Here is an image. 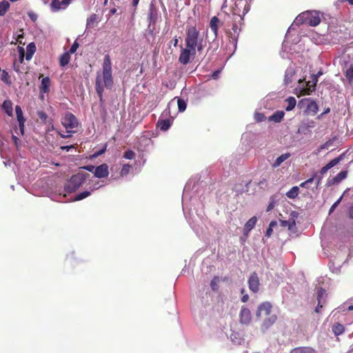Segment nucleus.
I'll return each instance as SVG.
<instances>
[{
  "instance_id": "nucleus-1",
  "label": "nucleus",
  "mask_w": 353,
  "mask_h": 353,
  "mask_svg": "<svg viewBox=\"0 0 353 353\" xmlns=\"http://www.w3.org/2000/svg\"><path fill=\"white\" fill-rule=\"evenodd\" d=\"M190 185L187 183L182 196L183 210L189 224L195 232L199 235L203 228L204 212L201 204L199 203L198 208L196 207L195 202L196 199L190 195Z\"/></svg>"
},
{
  "instance_id": "nucleus-2",
  "label": "nucleus",
  "mask_w": 353,
  "mask_h": 353,
  "mask_svg": "<svg viewBox=\"0 0 353 353\" xmlns=\"http://www.w3.org/2000/svg\"><path fill=\"white\" fill-rule=\"evenodd\" d=\"M114 85L112 63L109 55H105L102 65V71L97 73L95 88L101 103L103 102L104 89H112Z\"/></svg>"
},
{
  "instance_id": "nucleus-3",
  "label": "nucleus",
  "mask_w": 353,
  "mask_h": 353,
  "mask_svg": "<svg viewBox=\"0 0 353 353\" xmlns=\"http://www.w3.org/2000/svg\"><path fill=\"white\" fill-rule=\"evenodd\" d=\"M321 22L319 13L316 11H306L300 14L294 19L292 25L288 28V32L285 34V40L283 43V48H285L287 43V38L290 32L294 29V26H298L303 23L308 24L311 26H316Z\"/></svg>"
},
{
  "instance_id": "nucleus-4",
  "label": "nucleus",
  "mask_w": 353,
  "mask_h": 353,
  "mask_svg": "<svg viewBox=\"0 0 353 353\" xmlns=\"http://www.w3.org/2000/svg\"><path fill=\"white\" fill-rule=\"evenodd\" d=\"M185 42L186 47L197 50L199 52H201L205 47L203 37L195 26L187 28Z\"/></svg>"
},
{
  "instance_id": "nucleus-5",
  "label": "nucleus",
  "mask_w": 353,
  "mask_h": 353,
  "mask_svg": "<svg viewBox=\"0 0 353 353\" xmlns=\"http://www.w3.org/2000/svg\"><path fill=\"white\" fill-rule=\"evenodd\" d=\"M90 174L85 172H79L72 175L64 185V191L67 193L75 192L83 185Z\"/></svg>"
},
{
  "instance_id": "nucleus-6",
  "label": "nucleus",
  "mask_w": 353,
  "mask_h": 353,
  "mask_svg": "<svg viewBox=\"0 0 353 353\" xmlns=\"http://www.w3.org/2000/svg\"><path fill=\"white\" fill-rule=\"evenodd\" d=\"M298 107L301 109L305 108L304 114L314 116L319 112V105L316 101L312 98H304L298 103Z\"/></svg>"
},
{
  "instance_id": "nucleus-7",
  "label": "nucleus",
  "mask_w": 353,
  "mask_h": 353,
  "mask_svg": "<svg viewBox=\"0 0 353 353\" xmlns=\"http://www.w3.org/2000/svg\"><path fill=\"white\" fill-rule=\"evenodd\" d=\"M318 81L315 77H310V79L305 83L303 82V80L299 79L298 82L301 89V94L303 95L311 94L315 91Z\"/></svg>"
},
{
  "instance_id": "nucleus-8",
  "label": "nucleus",
  "mask_w": 353,
  "mask_h": 353,
  "mask_svg": "<svg viewBox=\"0 0 353 353\" xmlns=\"http://www.w3.org/2000/svg\"><path fill=\"white\" fill-rule=\"evenodd\" d=\"M175 99H177L176 103L178 105L179 112H183L187 108L186 101L181 98L175 97L168 103L167 108L163 112L161 117H167L168 116H170V108L172 106H175Z\"/></svg>"
},
{
  "instance_id": "nucleus-9",
  "label": "nucleus",
  "mask_w": 353,
  "mask_h": 353,
  "mask_svg": "<svg viewBox=\"0 0 353 353\" xmlns=\"http://www.w3.org/2000/svg\"><path fill=\"white\" fill-rule=\"evenodd\" d=\"M250 10V6L245 0H237L233 8L234 14H237L243 19Z\"/></svg>"
},
{
  "instance_id": "nucleus-10",
  "label": "nucleus",
  "mask_w": 353,
  "mask_h": 353,
  "mask_svg": "<svg viewBox=\"0 0 353 353\" xmlns=\"http://www.w3.org/2000/svg\"><path fill=\"white\" fill-rule=\"evenodd\" d=\"M196 52V51L190 48H183L181 46V53L179 54V61L183 65H187L190 61L191 58L193 59L195 57Z\"/></svg>"
},
{
  "instance_id": "nucleus-11",
  "label": "nucleus",
  "mask_w": 353,
  "mask_h": 353,
  "mask_svg": "<svg viewBox=\"0 0 353 353\" xmlns=\"http://www.w3.org/2000/svg\"><path fill=\"white\" fill-rule=\"evenodd\" d=\"M316 126V122L310 119H303L299 125L298 133L307 134Z\"/></svg>"
},
{
  "instance_id": "nucleus-12",
  "label": "nucleus",
  "mask_w": 353,
  "mask_h": 353,
  "mask_svg": "<svg viewBox=\"0 0 353 353\" xmlns=\"http://www.w3.org/2000/svg\"><path fill=\"white\" fill-rule=\"evenodd\" d=\"M62 124L65 128H74L78 125V121L73 114L67 112L62 119Z\"/></svg>"
},
{
  "instance_id": "nucleus-13",
  "label": "nucleus",
  "mask_w": 353,
  "mask_h": 353,
  "mask_svg": "<svg viewBox=\"0 0 353 353\" xmlns=\"http://www.w3.org/2000/svg\"><path fill=\"white\" fill-rule=\"evenodd\" d=\"M248 286L250 291L256 293L259 290L260 281L258 274L256 272L251 274L248 279Z\"/></svg>"
},
{
  "instance_id": "nucleus-14",
  "label": "nucleus",
  "mask_w": 353,
  "mask_h": 353,
  "mask_svg": "<svg viewBox=\"0 0 353 353\" xmlns=\"http://www.w3.org/2000/svg\"><path fill=\"white\" fill-rule=\"evenodd\" d=\"M272 305L270 302H263L260 304L256 312L257 317H260L262 315L269 316L271 315Z\"/></svg>"
},
{
  "instance_id": "nucleus-15",
  "label": "nucleus",
  "mask_w": 353,
  "mask_h": 353,
  "mask_svg": "<svg viewBox=\"0 0 353 353\" xmlns=\"http://www.w3.org/2000/svg\"><path fill=\"white\" fill-rule=\"evenodd\" d=\"M240 323L245 325H248L252 320V315L250 310L243 306L239 313Z\"/></svg>"
},
{
  "instance_id": "nucleus-16",
  "label": "nucleus",
  "mask_w": 353,
  "mask_h": 353,
  "mask_svg": "<svg viewBox=\"0 0 353 353\" xmlns=\"http://www.w3.org/2000/svg\"><path fill=\"white\" fill-rule=\"evenodd\" d=\"M109 175L108 165L106 163H103L96 167L94 169V176L97 178L101 179L105 178Z\"/></svg>"
},
{
  "instance_id": "nucleus-17",
  "label": "nucleus",
  "mask_w": 353,
  "mask_h": 353,
  "mask_svg": "<svg viewBox=\"0 0 353 353\" xmlns=\"http://www.w3.org/2000/svg\"><path fill=\"white\" fill-rule=\"evenodd\" d=\"M347 176V172L346 170H342L336 176L333 178L328 179L327 181V186L330 187L341 183Z\"/></svg>"
},
{
  "instance_id": "nucleus-18",
  "label": "nucleus",
  "mask_w": 353,
  "mask_h": 353,
  "mask_svg": "<svg viewBox=\"0 0 353 353\" xmlns=\"http://www.w3.org/2000/svg\"><path fill=\"white\" fill-rule=\"evenodd\" d=\"M71 0H52L51 3V9L54 12L65 9L70 3Z\"/></svg>"
},
{
  "instance_id": "nucleus-19",
  "label": "nucleus",
  "mask_w": 353,
  "mask_h": 353,
  "mask_svg": "<svg viewBox=\"0 0 353 353\" xmlns=\"http://www.w3.org/2000/svg\"><path fill=\"white\" fill-rule=\"evenodd\" d=\"M327 297L326 291L320 288L317 291V300L318 305L315 308V312L319 313L320 312V308L323 307V305L325 303V299Z\"/></svg>"
},
{
  "instance_id": "nucleus-20",
  "label": "nucleus",
  "mask_w": 353,
  "mask_h": 353,
  "mask_svg": "<svg viewBox=\"0 0 353 353\" xmlns=\"http://www.w3.org/2000/svg\"><path fill=\"white\" fill-rule=\"evenodd\" d=\"M294 74H295L294 67L292 65L289 66L285 72L284 83L286 85H290L292 83L293 77H294Z\"/></svg>"
},
{
  "instance_id": "nucleus-21",
  "label": "nucleus",
  "mask_w": 353,
  "mask_h": 353,
  "mask_svg": "<svg viewBox=\"0 0 353 353\" xmlns=\"http://www.w3.org/2000/svg\"><path fill=\"white\" fill-rule=\"evenodd\" d=\"M169 117L170 119H159L157 126L161 130L166 131L170 128L174 117L171 115Z\"/></svg>"
},
{
  "instance_id": "nucleus-22",
  "label": "nucleus",
  "mask_w": 353,
  "mask_h": 353,
  "mask_svg": "<svg viewBox=\"0 0 353 353\" xmlns=\"http://www.w3.org/2000/svg\"><path fill=\"white\" fill-rule=\"evenodd\" d=\"M277 316L275 314L269 315L268 318H266L262 325H261V330L264 332L268 330L276 321Z\"/></svg>"
},
{
  "instance_id": "nucleus-23",
  "label": "nucleus",
  "mask_w": 353,
  "mask_h": 353,
  "mask_svg": "<svg viewBox=\"0 0 353 353\" xmlns=\"http://www.w3.org/2000/svg\"><path fill=\"white\" fill-rule=\"evenodd\" d=\"M257 221L256 216H252L250 219L244 225L243 233L245 235H248V233L254 228Z\"/></svg>"
},
{
  "instance_id": "nucleus-24",
  "label": "nucleus",
  "mask_w": 353,
  "mask_h": 353,
  "mask_svg": "<svg viewBox=\"0 0 353 353\" xmlns=\"http://www.w3.org/2000/svg\"><path fill=\"white\" fill-rule=\"evenodd\" d=\"M148 17L149 20V26L152 23H154L156 21L157 17V11L152 3L150 5Z\"/></svg>"
},
{
  "instance_id": "nucleus-25",
  "label": "nucleus",
  "mask_w": 353,
  "mask_h": 353,
  "mask_svg": "<svg viewBox=\"0 0 353 353\" xmlns=\"http://www.w3.org/2000/svg\"><path fill=\"white\" fill-rule=\"evenodd\" d=\"M219 23H220V21H219V18L216 16L213 17L211 19L210 22V29L213 32L215 37H217Z\"/></svg>"
},
{
  "instance_id": "nucleus-26",
  "label": "nucleus",
  "mask_w": 353,
  "mask_h": 353,
  "mask_svg": "<svg viewBox=\"0 0 353 353\" xmlns=\"http://www.w3.org/2000/svg\"><path fill=\"white\" fill-rule=\"evenodd\" d=\"M285 112L281 110L276 111L273 113L268 119L270 121H274L275 123H280L283 119Z\"/></svg>"
},
{
  "instance_id": "nucleus-27",
  "label": "nucleus",
  "mask_w": 353,
  "mask_h": 353,
  "mask_svg": "<svg viewBox=\"0 0 353 353\" xmlns=\"http://www.w3.org/2000/svg\"><path fill=\"white\" fill-rule=\"evenodd\" d=\"M35 51H36L35 44L33 42L30 43L26 47V53L25 55L26 59L27 61H30L32 58L33 54H34Z\"/></svg>"
},
{
  "instance_id": "nucleus-28",
  "label": "nucleus",
  "mask_w": 353,
  "mask_h": 353,
  "mask_svg": "<svg viewBox=\"0 0 353 353\" xmlns=\"http://www.w3.org/2000/svg\"><path fill=\"white\" fill-rule=\"evenodd\" d=\"M50 79L48 77H44L41 80L40 86L41 92L43 93H48L50 91Z\"/></svg>"
},
{
  "instance_id": "nucleus-29",
  "label": "nucleus",
  "mask_w": 353,
  "mask_h": 353,
  "mask_svg": "<svg viewBox=\"0 0 353 353\" xmlns=\"http://www.w3.org/2000/svg\"><path fill=\"white\" fill-rule=\"evenodd\" d=\"M92 190H90V189L88 188V190H85L81 192H79L77 195H75L71 200L72 201H77L83 200V199L87 198L88 196H89L92 194Z\"/></svg>"
},
{
  "instance_id": "nucleus-30",
  "label": "nucleus",
  "mask_w": 353,
  "mask_h": 353,
  "mask_svg": "<svg viewBox=\"0 0 353 353\" xmlns=\"http://www.w3.org/2000/svg\"><path fill=\"white\" fill-rule=\"evenodd\" d=\"M290 353H316V350L311 347H298L292 349Z\"/></svg>"
},
{
  "instance_id": "nucleus-31",
  "label": "nucleus",
  "mask_w": 353,
  "mask_h": 353,
  "mask_svg": "<svg viewBox=\"0 0 353 353\" xmlns=\"http://www.w3.org/2000/svg\"><path fill=\"white\" fill-rule=\"evenodd\" d=\"M290 157V153L282 154L279 157H278L274 162L272 163V166L274 168L281 165V164L287 160Z\"/></svg>"
},
{
  "instance_id": "nucleus-32",
  "label": "nucleus",
  "mask_w": 353,
  "mask_h": 353,
  "mask_svg": "<svg viewBox=\"0 0 353 353\" xmlns=\"http://www.w3.org/2000/svg\"><path fill=\"white\" fill-rule=\"evenodd\" d=\"M332 331L335 336H339L345 332V327L343 325L336 323L332 325Z\"/></svg>"
},
{
  "instance_id": "nucleus-33",
  "label": "nucleus",
  "mask_w": 353,
  "mask_h": 353,
  "mask_svg": "<svg viewBox=\"0 0 353 353\" xmlns=\"http://www.w3.org/2000/svg\"><path fill=\"white\" fill-rule=\"evenodd\" d=\"M98 16L96 14H92L89 18H88L86 21V26L87 28H92L98 23Z\"/></svg>"
},
{
  "instance_id": "nucleus-34",
  "label": "nucleus",
  "mask_w": 353,
  "mask_h": 353,
  "mask_svg": "<svg viewBox=\"0 0 353 353\" xmlns=\"http://www.w3.org/2000/svg\"><path fill=\"white\" fill-rule=\"evenodd\" d=\"M344 154H341L336 158H334V159L331 160L329 163H327L325 166L328 169H331L333 167H334L336 165H337L339 163H340L342 160L344 159Z\"/></svg>"
},
{
  "instance_id": "nucleus-35",
  "label": "nucleus",
  "mask_w": 353,
  "mask_h": 353,
  "mask_svg": "<svg viewBox=\"0 0 353 353\" xmlns=\"http://www.w3.org/2000/svg\"><path fill=\"white\" fill-rule=\"evenodd\" d=\"M285 102L287 103V105L285 107V110L289 112L292 110L296 104V101L294 97H289L285 99Z\"/></svg>"
},
{
  "instance_id": "nucleus-36",
  "label": "nucleus",
  "mask_w": 353,
  "mask_h": 353,
  "mask_svg": "<svg viewBox=\"0 0 353 353\" xmlns=\"http://www.w3.org/2000/svg\"><path fill=\"white\" fill-rule=\"evenodd\" d=\"M299 193V188L298 186H293L289 191L286 192V196L291 199H296Z\"/></svg>"
},
{
  "instance_id": "nucleus-37",
  "label": "nucleus",
  "mask_w": 353,
  "mask_h": 353,
  "mask_svg": "<svg viewBox=\"0 0 353 353\" xmlns=\"http://www.w3.org/2000/svg\"><path fill=\"white\" fill-rule=\"evenodd\" d=\"M2 108L5 110L8 116H12V103L10 101H3L2 104Z\"/></svg>"
},
{
  "instance_id": "nucleus-38",
  "label": "nucleus",
  "mask_w": 353,
  "mask_h": 353,
  "mask_svg": "<svg viewBox=\"0 0 353 353\" xmlns=\"http://www.w3.org/2000/svg\"><path fill=\"white\" fill-rule=\"evenodd\" d=\"M70 60V54L69 52H65L63 54L59 60L60 65L62 67L65 66L68 64Z\"/></svg>"
},
{
  "instance_id": "nucleus-39",
  "label": "nucleus",
  "mask_w": 353,
  "mask_h": 353,
  "mask_svg": "<svg viewBox=\"0 0 353 353\" xmlns=\"http://www.w3.org/2000/svg\"><path fill=\"white\" fill-rule=\"evenodd\" d=\"M281 225L282 227H288V230L291 231L296 228L294 220L281 221Z\"/></svg>"
},
{
  "instance_id": "nucleus-40",
  "label": "nucleus",
  "mask_w": 353,
  "mask_h": 353,
  "mask_svg": "<svg viewBox=\"0 0 353 353\" xmlns=\"http://www.w3.org/2000/svg\"><path fill=\"white\" fill-rule=\"evenodd\" d=\"M10 8V3L7 1H3L0 2V16L3 17L7 12Z\"/></svg>"
},
{
  "instance_id": "nucleus-41",
  "label": "nucleus",
  "mask_w": 353,
  "mask_h": 353,
  "mask_svg": "<svg viewBox=\"0 0 353 353\" xmlns=\"http://www.w3.org/2000/svg\"><path fill=\"white\" fill-rule=\"evenodd\" d=\"M345 75L349 83L353 82V64H351L347 69Z\"/></svg>"
},
{
  "instance_id": "nucleus-42",
  "label": "nucleus",
  "mask_w": 353,
  "mask_h": 353,
  "mask_svg": "<svg viewBox=\"0 0 353 353\" xmlns=\"http://www.w3.org/2000/svg\"><path fill=\"white\" fill-rule=\"evenodd\" d=\"M219 282H220V279H219V277H218V276H214L212 279V281L210 282V287L213 291L218 290L219 287Z\"/></svg>"
},
{
  "instance_id": "nucleus-43",
  "label": "nucleus",
  "mask_w": 353,
  "mask_h": 353,
  "mask_svg": "<svg viewBox=\"0 0 353 353\" xmlns=\"http://www.w3.org/2000/svg\"><path fill=\"white\" fill-rule=\"evenodd\" d=\"M132 168V165L128 163H125L123 165L121 170L120 172V176L123 177L128 174L130 169Z\"/></svg>"
},
{
  "instance_id": "nucleus-44",
  "label": "nucleus",
  "mask_w": 353,
  "mask_h": 353,
  "mask_svg": "<svg viewBox=\"0 0 353 353\" xmlns=\"http://www.w3.org/2000/svg\"><path fill=\"white\" fill-rule=\"evenodd\" d=\"M15 112L17 115V119L18 121H26L25 118L23 115V111L19 105H16L15 107Z\"/></svg>"
},
{
  "instance_id": "nucleus-45",
  "label": "nucleus",
  "mask_w": 353,
  "mask_h": 353,
  "mask_svg": "<svg viewBox=\"0 0 353 353\" xmlns=\"http://www.w3.org/2000/svg\"><path fill=\"white\" fill-rule=\"evenodd\" d=\"M1 79L2 81H3L4 83H6L7 84H10V83L9 74L6 70H3L2 71Z\"/></svg>"
},
{
  "instance_id": "nucleus-46",
  "label": "nucleus",
  "mask_w": 353,
  "mask_h": 353,
  "mask_svg": "<svg viewBox=\"0 0 353 353\" xmlns=\"http://www.w3.org/2000/svg\"><path fill=\"white\" fill-rule=\"evenodd\" d=\"M232 341L235 344H240L242 339L239 337L238 333H232L230 336Z\"/></svg>"
},
{
  "instance_id": "nucleus-47",
  "label": "nucleus",
  "mask_w": 353,
  "mask_h": 353,
  "mask_svg": "<svg viewBox=\"0 0 353 353\" xmlns=\"http://www.w3.org/2000/svg\"><path fill=\"white\" fill-rule=\"evenodd\" d=\"M254 119L257 122H262L265 119V116L263 113L256 112L254 115Z\"/></svg>"
},
{
  "instance_id": "nucleus-48",
  "label": "nucleus",
  "mask_w": 353,
  "mask_h": 353,
  "mask_svg": "<svg viewBox=\"0 0 353 353\" xmlns=\"http://www.w3.org/2000/svg\"><path fill=\"white\" fill-rule=\"evenodd\" d=\"M107 146H108V144L105 143L101 149H100L99 150L96 151L92 154V157L96 158V157H98L101 156V154H104L106 150H107Z\"/></svg>"
},
{
  "instance_id": "nucleus-49",
  "label": "nucleus",
  "mask_w": 353,
  "mask_h": 353,
  "mask_svg": "<svg viewBox=\"0 0 353 353\" xmlns=\"http://www.w3.org/2000/svg\"><path fill=\"white\" fill-rule=\"evenodd\" d=\"M332 144H333V140L330 139V140L327 141L325 143L322 144L320 146V148H319V152H320L323 150L328 149L331 145H332Z\"/></svg>"
},
{
  "instance_id": "nucleus-50",
  "label": "nucleus",
  "mask_w": 353,
  "mask_h": 353,
  "mask_svg": "<svg viewBox=\"0 0 353 353\" xmlns=\"http://www.w3.org/2000/svg\"><path fill=\"white\" fill-rule=\"evenodd\" d=\"M123 157L126 159H133L135 157V153L134 151L128 150L124 153Z\"/></svg>"
},
{
  "instance_id": "nucleus-51",
  "label": "nucleus",
  "mask_w": 353,
  "mask_h": 353,
  "mask_svg": "<svg viewBox=\"0 0 353 353\" xmlns=\"http://www.w3.org/2000/svg\"><path fill=\"white\" fill-rule=\"evenodd\" d=\"M343 199V196H341L339 197V199L336 201L331 206V208H330V210H329V214H331L334 210L335 209L337 208V206L339 205V203H341V200Z\"/></svg>"
},
{
  "instance_id": "nucleus-52",
  "label": "nucleus",
  "mask_w": 353,
  "mask_h": 353,
  "mask_svg": "<svg viewBox=\"0 0 353 353\" xmlns=\"http://www.w3.org/2000/svg\"><path fill=\"white\" fill-rule=\"evenodd\" d=\"M314 177V180L316 181V188L319 187V185L321 184V181L323 178V176L319 174L318 173H314L313 174Z\"/></svg>"
},
{
  "instance_id": "nucleus-53",
  "label": "nucleus",
  "mask_w": 353,
  "mask_h": 353,
  "mask_svg": "<svg viewBox=\"0 0 353 353\" xmlns=\"http://www.w3.org/2000/svg\"><path fill=\"white\" fill-rule=\"evenodd\" d=\"M102 186H103V185L101 184L99 181H96L94 183H92V185H90L89 188L90 189V190H92V192H93L96 190H98L99 188H100Z\"/></svg>"
},
{
  "instance_id": "nucleus-54",
  "label": "nucleus",
  "mask_w": 353,
  "mask_h": 353,
  "mask_svg": "<svg viewBox=\"0 0 353 353\" xmlns=\"http://www.w3.org/2000/svg\"><path fill=\"white\" fill-rule=\"evenodd\" d=\"M82 169L85 170L88 172H92L94 174V169H96V166L93 165H88L82 167Z\"/></svg>"
},
{
  "instance_id": "nucleus-55",
  "label": "nucleus",
  "mask_w": 353,
  "mask_h": 353,
  "mask_svg": "<svg viewBox=\"0 0 353 353\" xmlns=\"http://www.w3.org/2000/svg\"><path fill=\"white\" fill-rule=\"evenodd\" d=\"M78 47H79V43L77 41H74V43L70 47V49L68 52L70 54L74 53L77 51Z\"/></svg>"
},
{
  "instance_id": "nucleus-56",
  "label": "nucleus",
  "mask_w": 353,
  "mask_h": 353,
  "mask_svg": "<svg viewBox=\"0 0 353 353\" xmlns=\"http://www.w3.org/2000/svg\"><path fill=\"white\" fill-rule=\"evenodd\" d=\"M12 139L15 146L17 148H19V147L20 146V144H21V141L19 140V139L17 137H16L15 135H12Z\"/></svg>"
},
{
  "instance_id": "nucleus-57",
  "label": "nucleus",
  "mask_w": 353,
  "mask_h": 353,
  "mask_svg": "<svg viewBox=\"0 0 353 353\" xmlns=\"http://www.w3.org/2000/svg\"><path fill=\"white\" fill-rule=\"evenodd\" d=\"M26 121H19V130L21 132V134L23 135L24 134V124Z\"/></svg>"
},
{
  "instance_id": "nucleus-58",
  "label": "nucleus",
  "mask_w": 353,
  "mask_h": 353,
  "mask_svg": "<svg viewBox=\"0 0 353 353\" xmlns=\"http://www.w3.org/2000/svg\"><path fill=\"white\" fill-rule=\"evenodd\" d=\"M221 70H217L216 71H214L212 74H211V77L214 79H219V74L221 73Z\"/></svg>"
},
{
  "instance_id": "nucleus-59",
  "label": "nucleus",
  "mask_w": 353,
  "mask_h": 353,
  "mask_svg": "<svg viewBox=\"0 0 353 353\" xmlns=\"http://www.w3.org/2000/svg\"><path fill=\"white\" fill-rule=\"evenodd\" d=\"M329 170L325 167L323 166L319 172H317L321 176H324V174L328 171Z\"/></svg>"
},
{
  "instance_id": "nucleus-60",
  "label": "nucleus",
  "mask_w": 353,
  "mask_h": 353,
  "mask_svg": "<svg viewBox=\"0 0 353 353\" xmlns=\"http://www.w3.org/2000/svg\"><path fill=\"white\" fill-rule=\"evenodd\" d=\"M28 16L33 21H36L37 19V14H34V12H29Z\"/></svg>"
},
{
  "instance_id": "nucleus-61",
  "label": "nucleus",
  "mask_w": 353,
  "mask_h": 353,
  "mask_svg": "<svg viewBox=\"0 0 353 353\" xmlns=\"http://www.w3.org/2000/svg\"><path fill=\"white\" fill-rule=\"evenodd\" d=\"M272 232H273V230L268 227V228L267 229L266 233H265V236L267 237H270V236L272 234Z\"/></svg>"
},
{
  "instance_id": "nucleus-62",
  "label": "nucleus",
  "mask_w": 353,
  "mask_h": 353,
  "mask_svg": "<svg viewBox=\"0 0 353 353\" xmlns=\"http://www.w3.org/2000/svg\"><path fill=\"white\" fill-rule=\"evenodd\" d=\"M259 185L261 188H263V186L266 185H267V181L265 179H263L262 180H261L259 183Z\"/></svg>"
},
{
  "instance_id": "nucleus-63",
  "label": "nucleus",
  "mask_w": 353,
  "mask_h": 353,
  "mask_svg": "<svg viewBox=\"0 0 353 353\" xmlns=\"http://www.w3.org/2000/svg\"><path fill=\"white\" fill-rule=\"evenodd\" d=\"M248 299H249L248 294H245L242 296L241 301L243 303H246L248 301Z\"/></svg>"
},
{
  "instance_id": "nucleus-64",
  "label": "nucleus",
  "mask_w": 353,
  "mask_h": 353,
  "mask_svg": "<svg viewBox=\"0 0 353 353\" xmlns=\"http://www.w3.org/2000/svg\"><path fill=\"white\" fill-rule=\"evenodd\" d=\"M349 216L353 219V205L350 208Z\"/></svg>"
}]
</instances>
